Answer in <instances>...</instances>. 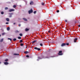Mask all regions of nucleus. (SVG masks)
Returning <instances> with one entry per match:
<instances>
[{
	"label": "nucleus",
	"mask_w": 80,
	"mask_h": 80,
	"mask_svg": "<svg viewBox=\"0 0 80 80\" xmlns=\"http://www.w3.org/2000/svg\"><path fill=\"white\" fill-rule=\"evenodd\" d=\"M50 57H53V56L50 57L49 56H48L47 57H45V58H44V56H42L41 57H38V59H37V61H39V60H42V59H43V58H49Z\"/></svg>",
	"instance_id": "obj_1"
},
{
	"label": "nucleus",
	"mask_w": 80,
	"mask_h": 80,
	"mask_svg": "<svg viewBox=\"0 0 80 80\" xmlns=\"http://www.w3.org/2000/svg\"><path fill=\"white\" fill-rule=\"evenodd\" d=\"M58 55H63L62 51H60L58 53Z\"/></svg>",
	"instance_id": "obj_2"
},
{
	"label": "nucleus",
	"mask_w": 80,
	"mask_h": 80,
	"mask_svg": "<svg viewBox=\"0 0 80 80\" xmlns=\"http://www.w3.org/2000/svg\"><path fill=\"white\" fill-rule=\"evenodd\" d=\"M29 13L30 14L31 13H33V10H32V9H31L30 10L28 11Z\"/></svg>",
	"instance_id": "obj_3"
},
{
	"label": "nucleus",
	"mask_w": 80,
	"mask_h": 80,
	"mask_svg": "<svg viewBox=\"0 0 80 80\" xmlns=\"http://www.w3.org/2000/svg\"><path fill=\"white\" fill-rule=\"evenodd\" d=\"M34 49H35V50H38V51H39L40 50H41L40 48H38L37 47L34 48Z\"/></svg>",
	"instance_id": "obj_4"
},
{
	"label": "nucleus",
	"mask_w": 80,
	"mask_h": 80,
	"mask_svg": "<svg viewBox=\"0 0 80 80\" xmlns=\"http://www.w3.org/2000/svg\"><path fill=\"white\" fill-rule=\"evenodd\" d=\"M14 11H15V9H11L9 10V12H13Z\"/></svg>",
	"instance_id": "obj_5"
},
{
	"label": "nucleus",
	"mask_w": 80,
	"mask_h": 80,
	"mask_svg": "<svg viewBox=\"0 0 80 80\" xmlns=\"http://www.w3.org/2000/svg\"><path fill=\"white\" fill-rule=\"evenodd\" d=\"M4 64L5 65H8V64H9V63L7 62H4Z\"/></svg>",
	"instance_id": "obj_6"
},
{
	"label": "nucleus",
	"mask_w": 80,
	"mask_h": 80,
	"mask_svg": "<svg viewBox=\"0 0 80 80\" xmlns=\"http://www.w3.org/2000/svg\"><path fill=\"white\" fill-rule=\"evenodd\" d=\"M65 45H66V43H63L61 45V47H64V46H65Z\"/></svg>",
	"instance_id": "obj_7"
},
{
	"label": "nucleus",
	"mask_w": 80,
	"mask_h": 80,
	"mask_svg": "<svg viewBox=\"0 0 80 80\" xmlns=\"http://www.w3.org/2000/svg\"><path fill=\"white\" fill-rule=\"evenodd\" d=\"M23 19L24 21H26V22H27V21H28V20H27V19L26 18H23Z\"/></svg>",
	"instance_id": "obj_8"
},
{
	"label": "nucleus",
	"mask_w": 80,
	"mask_h": 80,
	"mask_svg": "<svg viewBox=\"0 0 80 80\" xmlns=\"http://www.w3.org/2000/svg\"><path fill=\"white\" fill-rule=\"evenodd\" d=\"M78 39H77V38H75V39H74V42H77V40Z\"/></svg>",
	"instance_id": "obj_9"
},
{
	"label": "nucleus",
	"mask_w": 80,
	"mask_h": 80,
	"mask_svg": "<svg viewBox=\"0 0 80 80\" xmlns=\"http://www.w3.org/2000/svg\"><path fill=\"white\" fill-rule=\"evenodd\" d=\"M30 5H33V1H31L30 2Z\"/></svg>",
	"instance_id": "obj_10"
},
{
	"label": "nucleus",
	"mask_w": 80,
	"mask_h": 80,
	"mask_svg": "<svg viewBox=\"0 0 80 80\" xmlns=\"http://www.w3.org/2000/svg\"><path fill=\"white\" fill-rule=\"evenodd\" d=\"M6 20L7 22H9V21H10V19L8 18H6Z\"/></svg>",
	"instance_id": "obj_11"
},
{
	"label": "nucleus",
	"mask_w": 80,
	"mask_h": 80,
	"mask_svg": "<svg viewBox=\"0 0 80 80\" xmlns=\"http://www.w3.org/2000/svg\"><path fill=\"white\" fill-rule=\"evenodd\" d=\"M8 59H6L4 60V62H8Z\"/></svg>",
	"instance_id": "obj_12"
},
{
	"label": "nucleus",
	"mask_w": 80,
	"mask_h": 80,
	"mask_svg": "<svg viewBox=\"0 0 80 80\" xmlns=\"http://www.w3.org/2000/svg\"><path fill=\"white\" fill-rule=\"evenodd\" d=\"M37 42V40L34 41L32 42V43H35Z\"/></svg>",
	"instance_id": "obj_13"
},
{
	"label": "nucleus",
	"mask_w": 80,
	"mask_h": 80,
	"mask_svg": "<svg viewBox=\"0 0 80 80\" xmlns=\"http://www.w3.org/2000/svg\"><path fill=\"white\" fill-rule=\"evenodd\" d=\"M29 52L28 51H26L24 52V53L25 54H27V53H28Z\"/></svg>",
	"instance_id": "obj_14"
},
{
	"label": "nucleus",
	"mask_w": 80,
	"mask_h": 80,
	"mask_svg": "<svg viewBox=\"0 0 80 80\" xmlns=\"http://www.w3.org/2000/svg\"><path fill=\"white\" fill-rule=\"evenodd\" d=\"M28 30H29V29H28L26 28L25 29L26 32H28Z\"/></svg>",
	"instance_id": "obj_15"
},
{
	"label": "nucleus",
	"mask_w": 80,
	"mask_h": 80,
	"mask_svg": "<svg viewBox=\"0 0 80 80\" xmlns=\"http://www.w3.org/2000/svg\"><path fill=\"white\" fill-rule=\"evenodd\" d=\"M10 27H8V28H7V30H8V31L9 30H10Z\"/></svg>",
	"instance_id": "obj_16"
},
{
	"label": "nucleus",
	"mask_w": 80,
	"mask_h": 80,
	"mask_svg": "<svg viewBox=\"0 0 80 80\" xmlns=\"http://www.w3.org/2000/svg\"><path fill=\"white\" fill-rule=\"evenodd\" d=\"M3 39H1V40H0V42H3Z\"/></svg>",
	"instance_id": "obj_17"
},
{
	"label": "nucleus",
	"mask_w": 80,
	"mask_h": 80,
	"mask_svg": "<svg viewBox=\"0 0 80 80\" xmlns=\"http://www.w3.org/2000/svg\"><path fill=\"white\" fill-rule=\"evenodd\" d=\"M22 42H23V40H21L19 41V43H22Z\"/></svg>",
	"instance_id": "obj_18"
},
{
	"label": "nucleus",
	"mask_w": 80,
	"mask_h": 80,
	"mask_svg": "<svg viewBox=\"0 0 80 80\" xmlns=\"http://www.w3.org/2000/svg\"><path fill=\"white\" fill-rule=\"evenodd\" d=\"M16 7H17V6H16V5H14L13 6V8H16Z\"/></svg>",
	"instance_id": "obj_19"
},
{
	"label": "nucleus",
	"mask_w": 80,
	"mask_h": 80,
	"mask_svg": "<svg viewBox=\"0 0 80 80\" xmlns=\"http://www.w3.org/2000/svg\"><path fill=\"white\" fill-rule=\"evenodd\" d=\"M13 13H9V15H13Z\"/></svg>",
	"instance_id": "obj_20"
},
{
	"label": "nucleus",
	"mask_w": 80,
	"mask_h": 80,
	"mask_svg": "<svg viewBox=\"0 0 80 80\" xmlns=\"http://www.w3.org/2000/svg\"><path fill=\"white\" fill-rule=\"evenodd\" d=\"M19 35L21 37H22V36H23V34L22 33H20L19 34Z\"/></svg>",
	"instance_id": "obj_21"
},
{
	"label": "nucleus",
	"mask_w": 80,
	"mask_h": 80,
	"mask_svg": "<svg viewBox=\"0 0 80 80\" xmlns=\"http://www.w3.org/2000/svg\"><path fill=\"white\" fill-rule=\"evenodd\" d=\"M14 55H19V54L14 53Z\"/></svg>",
	"instance_id": "obj_22"
},
{
	"label": "nucleus",
	"mask_w": 80,
	"mask_h": 80,
	"mask_svg": "<svg viewBox=\"0 0 80 80\" xmlns=\"http://www.w3.org/2000/svg\"><path fill=\"white\" fill-rule=\"evenodd\" d=\"M16 40H17V39L14 38L13 39V41H16Z\"/></svg>",
	"instance_id": "obj_23"
},
{
	"label": "nucleus",
	"mask_w": 80,
	"mask_h": 80,
	"mask_svg": "<svg viewBox=\"0 0 80 80\" xmlns=\"http://www.w3.org/2000/svg\"><path fill=\"white\" fill-rule=\"evenodd\" d=\"M18 39H21V38H22L20 37H18Z\"/></svg>",
	"instance_id": "obj_24"
},
{
	"label": "nucleus",
	"mask_w": 80,
	"mask_h": 80,
	"mask_svg": "<svg viewBox=\"0 0 80 80\" xmlns=\"http://www.w3.org/2000/svg\"><path fill=\"white\" fill-rule=\"evenodd\" d=\"M1 13L2 15H3V14H4V12H2Z\"/></svg>",
	"instance_id": "obj_25"
},
{
	"label": "nucleus",
	"mask_w": 80,
	"mask_h": 80,
	"mask_svg": "<svg viewBox=\"0 0 80 80\" xmlns=\"http://www.w3.org/2000/svg\"><path fill=\"white\" fill-rule=\"evenodd\" d=\"M8 40H10V41H12V39L10 38H8Z\"/></svg>",
	"instance_id": "obj_26"
},
{
	"label": "nucleus",
	"mask_w": 80,
	"mask_h": 80,
	"mask_svg": "<svg viewBox=\"0 0 80 80\" xmlns=\"http://www.w3.org/2000/svg\"><path fill=\"white\" fill-rule=\"evenodd\" d=\"M8 7H6L5 8V10H8Z\"/></svg>",
	"instance_id": "obj_27"
},
{
	"label": "nucleus",
	"mask_w": 80,
	"mask_h": 80,
	"mask_svg": "<svg viewBox=\"0 0 80 80\" xmlns=\"http://www.w3.org/2000/svg\"><path fill=\"white\" fill-rule=\"evenodd\" d=\"M36 13H37V11H34V14H35Z\"/></svg>",
	"instance_id": "obj_28"
},
{
	"label": "nucleus",
	"mask_w": 80,
	"mask_h": 80,
	"mask_svg": "<svg viewBox=\"0 0 80 80\" xmlns=\"http://www.w3.org/2000/svg\"><path fill=\"white\" fill-rule=\"evenodd\" d=\"M66 45H68V46L69 45V43H67L66 44Z\"/></svg>",
	"instance_id": "obj_29"
},
{
	"label": "nucleus",
	"mask_w": 80,
	"mask_h": 80,
	"mask_svg": "<svg viewBox=\"0 0 80 80\" xmlns=\"http://www.w3.org/2000/svg\"><path fill=\"white\" fill-rule=\"evenodd\" d=\"M42 5H45V4H44V3L43 2H42Z\"/></svg>",
	"instance_id": "obj_30"
},
{
	"label": "nucleus",
	"mask_w": 80,
	"mask_h": 80,
	"mask_svg": "<svg viewBox=\"0 0 80 80\" xmlns=\"http://www.w3.org/2000/svg\"><path fill=\"white\" fill-rule=\"evenodd\" d=\"M23 43H21V46H23Z\"/></svg>",
	"instance_id": "obj_31"
},
{
	"label": "nucleus",
	"mask_w": 80,
	"mask_h": 80,
	"mask_svg": "<svg viewBox=\"0 0 80 80\" xmlns=\"http://www.w3.org/2000/svg\"><path fill=\"white\" fill-rule=\"evenodd\" d=\"M40 46H43V44L42 43H40Z\"/></svg>",
	"instance_id": "obj_32"
},
{
	"label": "nucleus",
	"mask_w": 80,
	"mask_h": 80,
	"mask_svg": "<svg viewBox=\"0 0 80 80\" xmlns=\"http://www.w3.org/2000/svg\"><path fill=\"white\" fill-rule=\"evenodd\" d=\"M59 10H58L57 11V13H58L59 12Z\"/></svg>",
	"instance_id": "obj_33"
},
{
	"label": "nucleus",
	"mask_w": 80,
	"mask_h": 80,
	"mask_svg": "<svg viewBox=\"0 0 80 80\" xmlns=\"http://www.w3.org/2000/svg\"><path fill=\"white\" fill-rule=\"evenodd\" d=\"M5 33H3L2 34V35H5Z\"/></svg>",
	"instance_id": "obj_34"
},
{
	"label": "nucleus",
	"mask_w": 80,
	"mask_h": 80,
	"mask_svg": "<svg viewBox=\"0 0 80 80\" xmlns=\"http://www.w3.org/2000/svg\"><path fill=\"white\" fill-rule=\"evenodd\" d=\"M26 57H27L28 58V57H29V56H28V55H27L26 56Z\"/></svg>",
	"instance_id": "obj_35"
},
{
	"label": "nucleus",
	"mask_w": 80,
	"mask_h": 80,
	"mask_svg": "<svg viewBox=\"0 0 80 80\" xmlns=\"http://www.w3.org/2000/svg\"><path fill=\"white\" fill-rule=\"evenodd\" d=\"M18 26H19V27H20V26H21V24H19Z\"/></svg>",
	"instance_id": "obj_36"
},
{
	"label": "nucleus",
	"mask_w": 80,
	"mask_h": 80,
	"mask_svg": "<svg viewBox=\"0 0 80 80\" xmlns=\"http://www.w3.org/2000/svg\"><path fill=\"white\" fill-rule=\"evenodd\" d=\"M78 22V21H77L76 22H75L76 23H77Z\"/></svg>",
	"instance_id": "obj_37"
},
{
	"label": "nucleus",
	"mask_w": 80,
	"mask_h": 80,
	"mask_svg": "<svg viewBox=\"0 0 80 80\" xmlns=\"http://www.w3.org/2000/svg\"><path fill=\"white\" fill-rule=\"evenodd\" d=\"M8 23H8V22H6V24H8Z\"/></svg>",
	"instance_id": "obj_38"
},
{
	"label": "nucleus",
	"mask_w": 80,
	"mask_h": 80,
	"mask_svg": "<svg viewBox=\"0 0 80 80\" xmlns=\"http://www.w3.org/2000/svg\"><path fill=\"white\" fill-rule=\"evenodd\" d=\"M12 17V15H10V16H9V17H10V18H11V17Z\"/></svg>",
	"instance_id": "obj_39"
},
{
	"label": "nucleus",
	"mask_w": 80,
	"mask_h": 80,
	"mask_svg": "<svg viewBox=\"0 0 80 80\" xmlns=\"http://www.w3.org/2000/svg\"><path fill=\"white\" fill-rule=\"evenodd\" d=\"M65 22H67V20H65Z\"/></svg>",
	"instance_id": "obj_40"
},
{
	"label": "nucleus",
	"mask_w": 80,
	"mask_h": 80,
	"mask_svg": "<svg viewBox=\"0 0 80 80\" xmlns=\"http://www.w3.org/2000/svg\"><path fill=\"white\" fill-rule=\"evenodd\" d=\"M78 27H80V25H78Z\"/></svg>",
	"instance_id": "obj_41"
},
{
	"label": "nucleus",
	"mask_w": 80,
	"mask_h": 80,
	"mask_svg": "<svg viewBox=\"0 0 80 80\" xmlns=\"http://www.w3.org/2000/svg\"><path fill=\"white\" fill-rule=\"evenodd\" d=\"M16 24V23H13L14 25H15Z\"/></svg>",
	"instance_id": "obj_42"
},
{
	"label": "nucleus",
	"mask_w": 80,
	"mask_h": 80,
	"mask_svg": "<svg viewBox=\"0 0 80 80\" xmlns=\"http://www.w3.org/2000/svg\"><path fill=\"white\" fill-rule=\"evenodd\" d=\"M48 32H49V33H50V30H49V31H48Z\"/></svg>",
	"instance_id": "obj_43"
},
{
	"label": "nucleus",
	"mask_w": 80,
	"mask_h": 80,
	"mask_svg": "<svg viewBox=\"0 0 80 80\" xmlns=\"http://www.w3.org/2000/svg\"><path fill=\"white\" fill-rule=\"evenodd\" d=\"M1 63H2V62H0V64H1Z\"/></svg>",
	"instance_id": "obj_44"
},
{
	"label": "nucleus",
	"mask_w": 80,
	"mask_h": 80,
	"mask_svg": "<svg viewBox=\"0 0 80 80\" xmlns=\"http://www.w3.org/2000/svg\"><path fill=\"white\" fill-rule=\"evenodd\" d=\"M16 32H19L18 31H17Z\"/></svg>",
	"instance_id": "obj_45"
},
{
	"label": "nucleus",
	"mask_w": 80,
	"mask_h": 80,
	"mask_svg": "<svg viewBox=\"0 0 80 80\" xmlns=\"http://www.w3.org/2000/svg\"><path fill=\"white\" fill-rule=\"evenodd\" d=\"M1 37V35H0V37Z\"/></svg>",
	"instance_id": "obj_46"
}]
</instances>
